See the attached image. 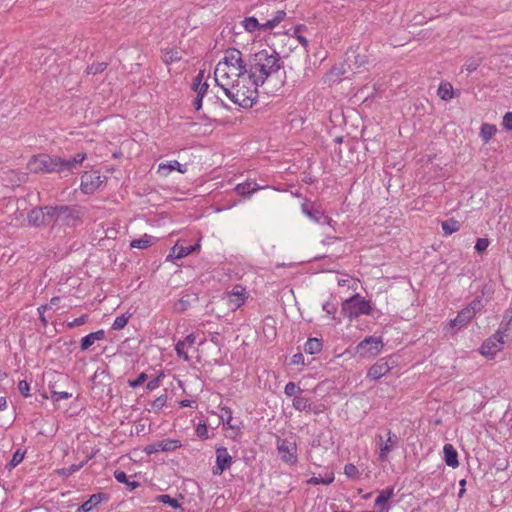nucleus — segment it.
<instances>
[{
  "label": "nucleus",
  "mask_w": 512,
  "mask_h": 512,
  "mask_svg": "<svg viewBox=\"0 0 512 512\" xmlns=\"http://www.w3.org/2000/svg\"><path fill=\"white\" fill-rule=\"evenodd\" d=\"M512 322V309H509L506 311L505 315H504V318H503V321L501 323L504 324V326L506 324H508V327L510 326Z\"/></svg>",
  "instance_id": "60"
},
{
  "label": "nucleus",
  "mask_w": 512,
  "mask_h": 512,
  "mask_svg": "<svg viewBox=\"0 0 512 512\" xmlns=\"http://www.w3.org/2000/svg\"><path fill=\"white\" fill-rule=\"evenodd\" d=\"M248 65L242 58V53L235 48L225 52L223 60L219 61L214 70V79L219 87L231 86L230 84L240 77L248 74Z\"/></svg>",
  "instance_id": "2"
},
{
  "label": "nucleus",
  "mask_w": 512,
  "mask_h": 512,
  "mask_svg": "<svg viewBox=\"0 0 512 512\" xmlns=\"http://www.w3.org/2000/svg\"><path fill=\"white\" fill-rule=\"evenodd\" d=\"M196 432H197V435L200 437H207L208 430H207L206 425L205 424L198 425Z\"/></svg>",
  "instance_id": "59"
},
{
  "label": "nucleus",
  "mask_w": 512,
  "mask_h": 512,
  "mask_svg": "<svg viewBox=\"0 0 512 512\" xmlns=\"http://www.w3.org/2000/svg\"><path fill=\"white\" fill-rule=\"evenodd\" d=\"M154 238L152 236L144 235L141 239H134L130 241V248L147 249L153 244Z\"/></svg>",
  "instance_id": "31"
},
{
  "label": "nucleus",
  "mask_w": 512,
  "mask_h": 512,
  "mask_svg": "<svg viewBox=\"0 0 512 512\" xmlns=\"http://www.w3.org/2000/svg\"><path fill=\"white\" fill-rule=\"evenodd\" d=\"M231 86L221 87L225 95L234 103L243 108H250L255 103L258 96V86L249 74L236 79Z\"/></svg>",
  "instance_id": "4"
},
{
  "label": "nucleus",
  "mask_w": 512,
  "mask_h": 512,
  "mask_svg": "<svg viewBox=\"0 0 512 512\" xmlns=\"http://www.w3.org/2000/svg\"><path fill=\"white\" fill-rule=\"evenodd\" d=\"M58 222L67 226H74L84 215L82 209L77 205H59Z\"/></svg>",
  "instance_id": "7"
},
{
  "label": "nucleus",
  "mask_w": 512,
  "mask_h": 512,
  "mask_svg": "<svg viewBox=\"0 0 512 512\" xmlns=\"http://www.w3.org/2000/svg\"><path fill=\"white\" fill-rule=\"evenodd\" d=\"M484 307L481 297H476L466 308L473 311V315Z\"/></svg>",
  "instance_id": "43"
},
{
  "label": "nucleus",
  "mask_w": 512,
  "mask_h": 512,
  "mask_svg": "<svg viewBox=\"0 0 512 512\" xmlns=\"http://www.w3.org/2000/svg\"><path fill=\"white\" fill-rule=\"evenodd\" d=\"M334 480V476L331 475L330 477L324 479L321 477H312L307 482L309 484L317 485V484H330Z\"/></svg>",
  "instance_id": "47"
},
{
  "label": "nucleus",
  "mask_w": 512,
  "mask_h": 512,
  "mask_svg": "<svg viewBox=\"0 0 512 512\" xmlns=\"http://www.w3.org/2000/svg\"><path fill=\"white\" fill-rule=\"evenodd\" d=\"M489 246V241L486 238H479L477 239L475 249L477 252L482 253L484 252L487 247Z\"/></svg>",
  "instance_id": "49"
},
{
  "label": "nucleus",
  "mask_w": 512,
  "mask_h": 512,
  "mask_svg": "<svg viewBox=\"0 0 512 512\" xmlns=\"http://www.w3.org/2000/svg\"><path fill=\"white\" fill-rule=\"evenodd\" d=\"M182 55L181 52H179L176 49H170L163 53L162 59L166 64H171L173 62H177L181 60Z\"/></svg>",
  "instance_id": "37"
},
{
  "label": "nucleus",
  "mask_w": 512,
  "mask_h": 512,
  "mask_svg": "<svg viewBox=\"0 0 512 512\" xmlns=\"http://www.w3.org/2000/svg\"><path fill=\"white\" fill-rule=\"evenodd\" d=\"M106 498V494L104 493L93 494L87 501L78 507L77 512H90L94 507H96L102 500Z\"/></svg>",
  "instance_id": "18"
},
{
  "label": "nucleus",
  "mask_w": 512,
  "mask_h": 512,
  "mask_svg": "<svg viewBox=\"0 0 512 512\" xmlns=\"http://www.w3.org/2000/svg\"><path fill=\"white\" fill-rule=\"evenodd\" d=\"M28 224L34 227H45L44 206L31 209L27 215Z\"/></svg>",
  "instance_id": "14"
},
{
  "label": "nucleus",
  "mask_w": 512,
  "mask_h": 512,
  "mask_svg": "<svg viewBox=\"0 0 512 512\" xmlns=\"http://www.w3.org/2000/svg\"><path fill=\"white\" fill-rule=\"evenodd\" d=\"M437 95L442 100H450L454 95L453 86L448 82L441 83L438 87Z\"/></svg>",
  "instance_id": "30"
},
{
  "label": "nucleus",
  "mask_w": 512,
  "mask_h": 512,
  "mask_svg": "<svg viewBox=\"0 0 512 512\" xmlns=\"http://www.w3.org/2000/svg\"><path fill=\"white\" fill-rule=\"evenodd\" d=\"M107 237L106 226L103 224H99L97 228L93 229L91 235V242L93 245H98L101 247L106 246L105 241Z\"/></svg>",
  "instance_id": "21"
},
{
  "label": "nucleus",
  "mask_w": 512,
  "mask_h": 512,
  "mask_svg": "<svg viewBox=\"0 0 512 512\" xmlns=\"http://www.w3.org/2000/svg\"><path fill=\"white\" fill-rule=\"evenodd\" d=\"M474 317L473 311L467 309L466 307L462 309L455 319L450 321V326L452 328L460 329L465 326L470 320Z\"/></svg>",
  "instance_id": "17"
},
{
  "label": "nucleus",
  "mask_w": 512,
  "mask_h": 512,
  "mask_svg": "<svg viewBox=\"0 0 512 512\" xmlns=\"http://www.w3.org/2000/svg\"><path fill=\"white\" fill-rule=\"evenodd\" d=\"M502 126L508 131H512V112H507L503 116Z\"/></svg>",
  "instance_id": "51"
},
{
  "label": "nucleus",
  "mask_w": 512,
  "mask_h": 512,
  "mask_svg": "<svg viewBox=\"0 0 512 512\" xmlns=\"http://www.w3.org/2000/svg\"><path fill=\"white\" fill-rule=\"evenodd\" d=\"M181 407H191V401L190 400H182L180 402Z\"/></svg>",
  "instance_id": "64"
},
{
  "label": "nucleus",
  "mask_w": 512,
  "mask_h": 512,
  "mask_svg": "<svg viewBox=\"0 0 512 512\" xmlns=\"http://www.w3.org/2000/svg\"><path fill=\"white\" fill-rule=\"evenodd\" d=\"M388 438L384 441L383 437L379 435L378 444H379V460L386 461L388 454L392 451L396 444V436L392 435L391 431H388Z\"/></svg>",
  "instance_id": "13"
},
{
  "label": "nucleus",
  "mask_w": 512,
  "mask_h": 512,
  "mask_svg": "<svg viewBox=\"0 0 512 512\" xmlns=\"http://www.w3.org/2000/svg\"><path fill=\"white\" fill-rule=\"evenodd\" d=\"M105 338V332L104 330H98L96 332H92L86 336H84L82 339H81V342H80V348L81 350H87L89 349L93 343L96 341V340H103Z\"/></svg>",
  "instance_id": "19"
},
{
  "label": "nucleus",
  "mask_w": 512,
  "mask_h": 512,
  "mask_svg": "<svg viewBox=\"0 0 512 512\" xmlns=\"http://www.w3.org/2000/svg\"><path fill=\"white\" fill-rule=\"evenodd\" d=\"M147 380V374L142 372L135 380H130V387L136 388Z\"/></svg>",
  "instance_id": "50"
},
{
  "label": "nucleus",
  "mask_w": 512,
  "mask_h": 512,
  "mask_svg": "<svg viewBox=\"0 0 512 512\" xmlns=\"http://www.w3.org/2000/svg\"><path fill=\"white\" fill-rule=\"evenodd\" d=\"M497 128L493 124L484 123L481 127V137L485 143L489 142L496 134Z\"/></svg>",
  "instance_id": "32"
},
{
  "label": "nucleus",
  "mask_w": 512,
  "mask_h": 512,
  "mask_svg": "<svg viewBox=\"0 0 512 512\" xmlns=\"http://www.w3.org/2000/svg\"><path fill=\"white\" fill-rule=\"evenodd\" d=\"M285 16H286L285 11L279 10L276 12L273 19L268 20L267 22L263 23L261 27L263 28V30L273 29L285 18Z\"/></svg>",
  "instance_id": "34"
},
{
  "label": "nucleus",
  "mask_w": 512,
  "mask_h": 512,
  "mask_svg": "<svg viewBox=\"0 0 512 512\" xmlns=\"http://www.w3.org/2000/svg\"><path fill=\"white\" fill-rule=\"evenodd\" d=\"M323 310L327 314L333 315L336 312V306H335V304H333L331 302H326V303L323 304Z\"/></svg>",
  "instance_id": "56"
},
{
  "label": "nucleus",
  "mask_w": 512,
  "mask_h": 512,
  "mask_svg": "<svg viewBox=\"0 0 512 512\" xmlns=\"http://www.w3.org/2000/svg\"><path fill=\"white\" fill-rule=\"evenodd\" d=\"M229 302L233 305V309L239 308L245 301L244 298V289L236 286L229 294H228Z\"/></svg>",
  "instance_id": "23"
},
{
  "label": "nucleus",
  "mask_w": 512,
  "mask_h": 512,
  "mask_svg": "<svg viewBox=\"0 0 512 512\" xmlns=\"http://www.w3.org/2000/svg\"><path fill=\"white\" fill-rule=\"evenodd\" d=\"M158 501L163 503V504H167V505H170L171 507L177 509V508H180L181 505L180 503L178 502L177 499L175 498H172L170 497L169 495L167 494H162V495H159L158 496Z\"/></svg>",
  "instance_id": "41"
},
{
  "label": "nucleus",
  "mask_w": 512,
  "mask_h": 512,
  "mask_svg": "<svg viewBox=\"0 0 512 512\" xmlns=\"http://www.w3.org/2000/svg\"><path fill=\"white\" fill-rule=\"evenodd\" d=\"M106 232H107L106 240H114L117 238L118 230L115 227L107 226Z\"/></svg>",
  "instance_id": "55"
},
{
  "label": "nucleus",
  "mask_w": 512,
  "mask_h": 512,
  "mask_svg": "<svg viewBox=\"0 0 512 512\" xmlns=\"http://www.w3.org/2000/svg\"><path fill=\"white\" fill-rule=\"evenodd\" d=\"M18 390L20 394L24 397H28L30 395V385L26 380H21L18 383Z\"/></svg>",
  "instance_id": "48"
},
{
  "label": "nucleus",
  "mask_w": 512,
  "mask_h": 512,
  "mask_svg": "<svg viewBox=\"0 0 512 512\" xmlns=\"http://www.w3.org/2000/svg\"><path fill=\"white\" fill-rule=\"evenodd\" d=\"M303 360H304V356L301 353L295 354L292 357V364H300V363L303 364L304 363Z\"/></svg>",
  "instance_id": "61"
},
{
  "label": "nucleus",
  "mask_w": 512,
  "mask_h": 512,
  "mask_svg": "<svg viewBox=\"0 0 512 512\" xmlns=\"http://www.w3.org/2000/svg\"><path fill=\"white\" fill-rule=\"evenodd\" d=\"M342 311L349 318H353L360 314H370L371 306L369 301L353 297L343 302Z\"/></svg>",
  "instance_id": "6"
},
{
  "label": "nucleus",
  "mask_w": 512,
  "mask_h": 512,
  "mask_svg": "<svg viewBox=\"0 0 512 512\" xmlns=\"http://www.w3.org/2000/svg\"><path fill=\"white\" fill-rule=\"evenodd\" d=\"M299 30H300V28H299V27H297V28L295 29V34L297 35V39L299 40V42H300L301 44H303V45H307V40H306V38H304L303 36H300V35H298V34H297Z\"/></svg>",
  "instance_id": "62"
},
{
  "label": "nucleus",
  "mask_w": 512,
  "mask_h": 512,
  "mask_svg": "<svg viewBox=\"0 0 512 512\" xmlns=\"http://www.w3.org/2000/svg\"><path fill=\"white\" fill-rule=\"evenodd\" d=\"M508 330V324L501 323L499 329L491 337L486 339L480 348V353L487 358L492 359L497 352L501 351L504 344V336Z\"/></svg>",
  "instance_id": "5"
},
{
  "label": "nucleus",
  "mask_w": 512,
  "mask_h": 512,
  "mask_svg": "<svg viewBox=\"0 0 512 512\" xmlns=\"http://www.w3.org/2000/svg\"><path fill=\"white\" fill-rule=\"evenodd\" d=\"M442 229L445 234H452L460 229V224L457 220L451 218L442 222Z\"/></svg>",
  "instance_id": "36"
},
{
  "label": "nucleus",
  "mask_w": 512,
  "mask_h": 512,
  "mask_svg": "<svg viewBox=\"0 0 512 512\" xmlns=\"http://www.w3.org/2000/svg\"><path fill=\"white\" fill-rule=\"evenodd\" d=\"M322 350V342L318 338H309L305 343L304 351L308 354H317Z\"/></svg>",
  "instance_id": "28"
},
{
  "label": "nucleus",
  "mask_w": 512,
  "mask_h": 512,
  "mask_svg": "<svg viewBox=\"0 0 512 512\" xmlns=\"http://www.w3.org/2000/svg\"><path fill=\"white\" fill-rule=\"evenodd\" d=\"M166 401H167L166 394H162L159 397H157L152 403L153 410H155V411L160 410L166 404Z\"/></svg>",
  "instance_id": "46"
},
{
  "label": "nucleus",
  "mask_w": 512,
  "mask_h": 512,
  "mask_svg": "<svg viewBox=\"0 0 512 512\" xmlns=\"http://www.w3.org/2000/svg\"><path fill=\"white\" fill-rule=\"evenodd\" d=\"M300 391L301 389L294 382H288L284 389V392L287 396H296V394Z\"/></svg>",
  "instance_id": "45"
},
{
  "label": "nucleus",
  "mask_w": 512,
  "mask_h": 512,
  "mask_svg": "<svg viewBox=\"0 0 512 512\" xmlns=\"http://www.w3.org/2000/svg\"><path fill=\"white\" fill-rule=\"evenodd\" d=\"M184 346H185V342L179 341L176 345V352L179 357H183L184 360L188 361L189 357H188L187 353L184 351Z\"/></svg>",
  "instance_id": "52"
},
{
  "label": "nucleus",
  "mask_w": 512,
  "mask_h": 512,
  "mask_svg": "<svg viewBox=\"0 0 512 512\" xmlns=\"http://www.w3.org/2000/svg\"><path fill=\"white\" fill-rule=\"evenodd\" d=\"M106 68H107V63H105V62L93 63L87 67L86 73L88 75H96V74L102 73Z\"/></svg>",
  "instance_id": "40"
},
{
  "label": "nucleus",
  "mask_w": 512,
  "mask_h": 512,
  "mask_svg": "<svg viewBox=\"0 0 512 512\" xmlns=\"http://www.w3.org/2000/svg\"><path fill=\"white\" fill-rule=\"evenodd\" d=\"M443 451L445 463L452 468H456L459 465V461L458 453L454 447L451 444H445Z\"/></svg>",
  "instance_id": "20"
},
{
  "label": "nucleus",
  "mask_w": 512,
  "mask_h": 512,
  "mask_svg": "<svg viewBox=\"0 0 512 512\" xmlns=\"http://www.w3.org/2000/svg\"><path fill=\"white\" fill-rule=\"evenodd\" d=\"M180 446H181V442L179 440L165 439V440H161L156 443L147 445L144 448V451L148 455H150L152 453H156L159 451H174L177 448H179Z\"/></svg>",
  "instance_id": "11"
},
{
  "label": "nucleus",
  "mask_w": 512,
  "mask_h": 512,
  "mask_svg": "<svg viewBox=\"0 0 512 512\" xmlns=\"http://www.w3.org/2000/svg\"><path fill=\"white\" fill-rule=\"evenodd\" d=\"M24 458V453L20 451V449L16 450L12 456V459L7 464V468L9 470L15 468L18 464L22 462Z\"/></svg>",
  "instance_id": "42"
},
{
  "label": "nucleus",
  "mask_w": 512,
  "mask_h": 512,
  "mask_svg": "<svg viewBox=\"0 0 512 512\" xmlns=\"http://www.w3.org/2000/svg\"><path fill=\"white\" fill-rule=\"evenodd\" d=\"M194 250H195L194 246L184 247V246L175 245L171 249V252L169 253V255L167 256V260L173 259V258H175V259L183 258V257L189 255Z\"/></svg>",
  "instance_id": "26"
},
{
  "label": "nucleus",
  "mask_w": 512,
  "mask_h": 512,
  "mask_svg": "<svg viewBox=\"0 0 512 512\" xmlns=\"http://www.w3.org/2000/svg\"><path fill=\"white\" fill-rule=\"evenodd\" d=\"M203 78H204V71L200 70L192 82V90L201 95H205L209 88L208 83L203 82Z\"/></svg>",
  "instance_id": "24"
},
{
  "label": "nucleus",
  "mask_w": 512,
  "mask_h": 512,
  "mask_svg": "<svg viewBox=\"0 0 512 512\" xmlns=\"http://www.w3.org/2000/svg\"><path fill=\"white\" fill-rule=\"evenodd\" d=\"M232 457L228 453L227 448L218 447L216 449V466L213 468L214 475H221L223 471L230 468Z\"/></svg>",
  "instance_id": "9"
},
{
  "label": "nucleus",
  "mask_w": 512,
  "mask_h": 512,
  "mask_svg": "<svg viewBox=\"0 0 512 512\" xmlns=\"http://www.w3.org/2000/svg\"><path fill=\"white\" fill-rule=\"evenodd\" d=\"M293 407L299 411L306 410L310 407L309 400L303 396H295L293 399Z\"/></svg>",
  "instance_id": "39"
},
{
  "label": "nucleus",
  "mask_w": 512,
  "mask_h": 512,
  "mask_svg": "<svg viewBox=\"0 0 512 512\" xmlns=\"http://www.w3.org/2000/svg\"><path fill=\"white\" fill-rule=\"evenodd\" d=\"M93 456H94V454L92 453L89 456H87L86 459L84 461L80 462L79 464H73L69 467L59 469V470H57V473L61 476L68 477V476L72 475L73 473L77 472L78 470H80L84 466V464L87 463L88 460H90Z\"/></svg>",
  "instance_id": "27"
},
{
  "label": "nucleus",
  "mask_w": 512,
  "mask_h": 512,
  "mask_svg": "<svg viewBox=\"0 0 512 512\" xmlns=\"http://www.w3.org/2000/svg\"><path fill=\"white\" fill-rule=\"evenodd\" d=\"M242 25L248 32H254L256 30H263L261 27L262 24L258 22V19L255 17H247L242 21Z\"/></svg>",
  "instance_id": "35"
},
{
  "label": "nucleus",
  "mask_w": 512,
  "mask_h": 512,
  "mask_svg": "<svg viewBox=\"0 0 512 512\" xmlns=\"http://www.w3.org/2000/svg\"><path fill=\"white\" fill-rule=\"evenodd\" d=\"M85 157V153H77L70 159L42 153L32 156L28 161L27 168L35 174L71 171L80 166Z\"/></svg>",
  "instance_id": "3"
},
{
  "label": "nucleus",
  "mask_w": 512,
  "mask_h": 512,
  "mask_svg": "<svg viewBox=\"0 0 512 512\" xmlns=\"http://www.w3.org/2000/svg\"><path fill=\"white\" fill-rule=\"evenodd\" d=\"M390 371V366L386 361H379L372 365L367 373V376L373 380H377Z\"/></svg>",
  "instance_id": "15"
},
{
  "label": "nucleus",
  "mask_w": 512,
  "mask_h": 512,
  "mask_svg": "<svg viewBox=\"0 0 512 512\" xmlns=\"http://www.w3.org/2000/svg\"><path fill=\"white\" fill-rule=\"evenodd\" d=\"M302 212L309 217L311 220L317 223H327L330 224L332 219L326 215L323 214L322 211H320L314 203H310L308 201H305L302 206Z\"/></svg>",
  "instance_id": "10"
},
{
  "label": "nucleus",
  "mask_w": 512,
  "mask_h": 512,
  "mask_svg": "<svg viewBox=\"0 0 512 512\" xmlns=\"http://www.w3.org/2000/svg\"><path fill=\"white\" fill-rule=\"evenodd\" d=\"M114 477L116 478L117 481H119L120 483H123V484H127L128 485V475L122 471V470H116L114 471Z\"/></svg>",
  "instance_id": "53"
},
{
  "label": "nucleus",
  "mask_w": 512,
  "mask_h": 512,
  "mask_svg": "<svg viewBox=\"0 0 512 512\" xmlns=\"http://www.w3.org/2000/svg\"><path fill=\"white\" fill-rule=\"evenodd\" d=\"M196 94L197 95H196L195 99L193 100V106L198 111L202 107V99H203L204 95H201L198 93H196Z\"/></svg>",
  "instance_id": "58"
},
{
  "label": "nucleus",
  "mask_w": 512,
  "mask_h": 512,
  "mask_svg": "<svg viewBox=\"0 0 512 512\" xmlns=\"http://www.w3.org/2000/svg\"><path fill=\"white\" fill-rule=\"evenodd\" d=\"M158 386H159V377H155L147 383L146 389L149 391H152V390L156 389Z\"/></svg>",
  "instance_id": "57"
},
{
  "label": "nucleus",
  "mask_w": 512,
  "mask_h": 512,
  "mask_svg": "<svg viewBox=\"0 0 512 512\" xmlns=\"http://www.w3.org/2000/svg\"><path fill=\"white\" fill-rule=\"evenodd\" d=\"M49 388L51 390V399L55 402H58L62 399H69L70 397H72L71 393L55 390V384L50 383Z\"/></svg>",
  "instance_id": "38"
},
{
  "label": "nucleus",
  "mask_w": 512,
  "mask_h": 512,
  "mask_svg": "<svg viewBox=\"0 0 512 512\" xmlns=\"http://www.w3.org/2000/svg\"><path fill=\"white\" fill-rule=\"evenodd\" d=\"M393 496V489L382 490L375 500V505L381 507L382 510L386 509L388 500Z\"/></svg>",
  "instance_id": "33"
},
{
  "label": "nucleus",
  "mask_w": 512,
  "mask_h": 512,
  "mask_svg": "<svg viewBox=\"0 0 512 512\" xmlns=\"http://www.w3.org/2000/svg\"><path fill=\"white\" fill-rule=\"evenodd\" d=\"M145 430V425L144 424H137L136 425V433L137 434H140L141 432H144Z\"/></svg>",
  "instance_id": "63"
},
{
  "label": "nucleus",
  "mask_w": 512,
  "mask_h": 512,
  "mask_svg": "<svg viewBox=\"0 0 512 512\" xmlns=\"http://www.w3.org/2000/svg\"><path fill=\"white\" fill-rule=\"evenodd\" d=\"M344 474L348 478H356L359 475V471H358V468L354 464L349 463V464H346L344 467Z\"/></svg>",
  "instance_id": "44"
},
{
  "label": "nucleus",
  "mask_w": 512,
  "mask_h": 512,
  "mask_svg": "<svg viewBox=\"0 0 512 512\" xmlns=\"http://www.w3.org/2000/svg\"><path fill=\"white\" fill-rule=\"evenodd\" d=\"M263 187L259 186L256 182L254 181H247V182H244V183H240L236 186L235 190L236 192L239 194V195H242V196H249L251 195L252 193H254L255 191H258L260 189H262Z\"/></svg>",
  "instance_id": "22"
},
{
  "label": "nucleus",
  "mask_w": 512,
  "mask_h": 512,
  "mask_svg": "<svg viewBox=\"0 0 512 512\" xmlns=\"http://www.w3.org/2000/svg\"><path fill=\"white\" fill-rule=\"evenodd\" d=\"M177 170L180 173L184 174L187 171V168L185 165L180 164L177 160H173L167 164L161 163L158 166V174L166 177L170 174L171 171Z\"/></svg>",
  "instance_id": "16"
},
{
  "label": "nucleus",
  "mask_w": 512,
  "mask_h": 512,
  "mask_svg": "<svg viewBox=\"0 0 512 512\" xmlns=\"http://www.w3.org/2000/svg\"><path fill=\"white\" fill-rule=\"evenodd\" d=\"M128 323V315L127 313H123L120 316H118L114 323L112 324L111 330L108 332L111 340L115 338V335L113 334V331L121 330L123 329Z\"/></svg>",
  "instance_id": "29"
},
{
  "label": "nucleus",
  "mask_w": 512,
  "mask_h": 512,
  "mask_svg": "<svg viewBox=\"0 0 512 512\" xmlns=\"http://www.w3.org/2000/svg\"><path fill=\"white\" fill-rule=\"evenodd\" d=\"M278 452L284 462L289 464L296 463V445L294 443L287 440H282L278 443Z\"/></svg>",
  "instance_id": "12"
},
{
  "label": "nucleus",
  "mask_w": 512,
  "mask_h": 512,
  "mask_svg": "<svg viewBox=\"0 0 512 512\" xmlns=\"http://www.w3.org/2000/svg\"><path fill=\"white\" fill-rule=\"evenodd\" d=\"M250 77L263 85L269 77L283 69V62L279 54L271 49H263L249 56L247 61Z\"/></svg>",
  "instance_id": "1"
},
{
  "label": "nucleus",
  "mask_w": 512,
  "mask_h": 512,
  "mask_svg": "<svg viewBox=\"0 0 512 512\" xmlns=\"http://www.w3.org/2000/svg\"><path fill=\"white\" fill-rule=\"evenodd\" d=\"M88 316L82 315L79 318L74 319L72 322L68 324L69 327H77L83 325L87 322Z\"/></svg>",
  "instance_id": "54"
},
{
  "label": "nucleus",
  "mask_w": 512,
  "mask_h": 512,
  "mask_svg": "<svg viewBox=\"0 0 512 512\" xmlns=\"http://www.w3.org/2000/svg\"><path fill=\"white\" fill-rule=\"evenodd\" d=\"M59 205L51 206L46 205L44 206V217H45V227L52 224V223H58V212Z\"/></svg>",
  "instance_id": "25"
},
{
  "label": "nucleus",
  "mask_w": 512,
  "mask_h": 512,
  "mask_svg": "<svg viewBox=\"0 0 512 512\" xmlns=\"http://www.w3.org/2000/svg\"><path fill=\"white\" fill-rule=\"evenodd\" d=\"M382 346L380 337L369 336L358 344L357 352L363 357H372L380 352Z\"/></svg>",
  "instance_id": "8"
}]
</instances>
